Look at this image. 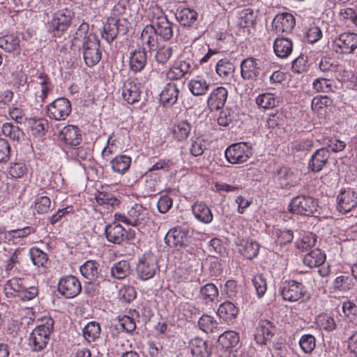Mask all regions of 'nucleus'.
<instances>
[{
  "instance_id": "obj_1",
  "label": "nucleus",
  "mask_w": 357,
  "mask_h": 357,
  "mask_svg": "<svg viewBox=\"0 0 357 357\" xmlns=\"http://www.w3.org/2000/svg\"><path fill=\"white\" fill-rule=\"evenodd\" d=\"M89 25L82 22L73 35L71 39V47H80L79 42H82V50L83 57L88 66H93L97 64L102 56L100 50V41L98 37L93 33H89Z\"/></svg>"
},
{
  "instance_id": "obj_2",
  "label": "nucleus",
  "mask_w": 357,
  "mask_h": 357,
  "mask_svg": "<svg viewBox=\"0 0 357 357\" xmlns=\"http://www.w3.org/2000/svg\"><path fill=\"white\" fill-rule=\"evenodd\" d=\"M74 18L75 12L72 5L59 4L47 23L48 32L54 37H61L70 27Z\"/></svg>"
},
{
  "instance_id": "obj_3",
  "label": "nucleus",
  "mask_w": 357,
  "mask_h": 357,
  "mask_svg": "<svg viewBox=\"0 0 357 357\" xmlns=\"http://www.w3.org/2000/svg\"><path fill=\"white\" fill-rule=\"evenodd\" d=\"M54 320L51 317H44L42 323L37 326L30 333L29 346L34 352L43 351L50 338L53 331Z\"/></svg>"
},
{
  "instance_id": "obj_4",
  "label": "nucleus",
  "mask_w": 357,
  "mask_h": 357,
  "mask_svg": "<svg viewBox=\"0 0 357 357\" xmlns=\"http://www.w3.org/2000/svg\"><path fill=\"white\" fill-rule=\"evenodd\" d=\"M116 221L132 227H144L149 220L147 210L139 204H135L125 213H115Z\"/></svg>"
},
{
  "instance_id": "obj_5",
  "label": "nucleus",
  "mask_w": 357,
  "mask_h": 357,
  "mask_svg": "<svg viewBox=\"0 0 357 357\" xmlns=\"http://www.w3.org/2000/svg\"><path fill=\"white\" fill-rule=\"evenodd\" d=\"M158 270L156 257L151 252H146L138 259L136 266L137 278L143 281L148 280L153 278Z\"/></svg>"
},
{
  "instance_id": "obj_6",
  "label": "nucleus",
  "mask_w": 357,
  "mask_h": 357,
  "mask_svg": "<svg viewBox=\"0 0 357 357\" xmlns=\"http://www.w3.org/2000/svg\"><path fill=\"white\" fill-rule=\"evenodd\" d=\"M252 154L251 146L245 142L233 144L225 151L226 160L233 165L245 162Z\"/></svg>"
},
{
  "instance_id": "obj_7",
  "label": "nucleus",
  "mask_w": 357,
  "mask_h": 357,
  "mask_svg": "<svg viewBox=\"0 0 357 357\" xmlns=\"http://www.w3.org/2000/svg\"><path fill=\"white\" fill-rule=\"evenodd\" d=\"M334 51L340 54H352L357 49V33L344 31L333 40Z\"/></svg>"
},
{
  "instance_id": "obj_8",
  "label": "nucleus",
  "mask_w": 357,
  "mask_h": 357,
  "mask_svg": "<svg viewBox=\"0 0 357 357\" xmlns=\"http://www.w3.org/2000/svg\"><path fill=\"white\" fill-rule=\"evenodd\" d=\"M72 107L70 102L66 98H59L47 106V116L55 121L66 120L70 114Z\"/></svg>"
},
{
  "instance_id": "obj_9",
  "label": "nucleus",
  "mask_w": 357,
  "mask_h": 357,
  "mask_svg": "<svg viewBox=\"0 0 357 357\" xmlns=\"http://www.w3.org/2000/svg\"><path fill=\"white\" fill-rule=\"evenodd\" d=\"M58 291L65 298H73L81 292L82 285L77 277L70 275L60 279Z\"/></svg>"
},
{
  "instance_id": "obj_10",
  "label": "nucleus",
  "mask_w": 357,
  "mask_h": 357,
  "mask_svg": "<svg viewBox=\"0 0 357 357\" xmlns=\"http://www.w3.org/2000/svg\"><path fill=\"white\" fill-rule=\"evenodd\" d=\"M194 70V63L191 59H177L173 66L166 72V77L169 80H178Z\"/></svg>"
},
{
  "instance_id": "obj_11",
  "label": "nucleus",
  "mask_w": 357,
  "mask_h": 357,
  "mask_svg": "<svg viewBox=\"0 0 357 357\" xmlns=\"http://www.w3.org/2000/svg\"><path fill=\"white\" fill-rule=\"evenodd\" d=\"M262 62L253 57L243 59L240 65L241 76L244 80L255 81L261 72Z\"/></svg>"
},
{
  "instance_id": "obj_12",
  "label": "nucleus",
  "mask_w": 357,
  "mask_h": 357,
  "mask_svg": "<svg viewBox=\"0 0 357 357\" xmlns=\"http://www.w3.org/2000/svg\"><path fill=\"white\" fill-rule=\"evenodd\" d=\"M305 289L303 284L295 280H287L280 287L282 298L289 302L297 301L304 296Z\"/></svg>"
},
{
  "instance_id": "obj_13",
  "label": "nucleus",
  "mask_w": 357,
  "mask_h": 357,
  "mask_svg": "<svg viewBox=\"0 0 357 357\" xmlns=\"http://www.w3.org/2000/svg\"><path fill=\"white\" fill-rule=\"evenodd\" d=\"M357 206V194L351 188L344 190L337 197V209L343 214Z\"/></svg>"
},
{
  "instance_id": "obj_14",
  "label": "nucleus",
  "mask_w": 357,
  "mask_h": 357,
  "mask_svg": "<svg viewBox=\"0 0 357 357\" xmlns=\"http://www.w3.org/2000/svg\"><path fill=\"white\" fill-rule=\"evenodd\" d=\"M188 231L180 227L169 230L165 237V243L169 247L180 248L185 247L189 243Z\"/></svg>"
},
{
  "instance_id": "obj_15",
  "label": "nucleus",
  "mask_w": 357,
  "mask_h": 357,
  "mask_svg": "<svg viewBox=\"0 0 357 357\" xmlns=\"http://www.w3.org/2000/svg\"><path fill=\"white\" fill-rule=\"evenodd\" d=\"M296 24L295 17L289 13L278 14L273 20L272 26L278 33H290Z\"/></svg>"
},
{
  "instance_id": "obj_16",
  "label": "nucleus",
  "mask_w": 357,
  "mask_h": 357,
  "mask_svg": "<svg viewBox=\"0 0 357 357\" xmlns=\"http://www.w3.org/2000/svg\"><path fill=\"white\" fill-rule=\"evenodd\" d=\"M59 139L71 147L78 146L82 142V134L79 128L73 125L64 126L59 132Z\"/></svg>"
},
{
  "instance_id": "obj_17",
  "label": "nucleus",
  "mask_w": 357,
  "mask_h": 357,
  "mask_svg": "<svg viewBox=\"0 0 357 357\" xmlns=\"http://www.w3.org/2000/svg\"><path fill=\"white\" fill-rule=\"evenodd\" d=\"M126 28L121 20L110 19L103 25L101 35L105 41L111 43L120 32L126 33Z\"/></svg>"
},
{
  "instance_id": "obj_18",
  "label": "nucleus",
  "mask_w": 357,
  "mask_h": 357,
  "mask_svg": "<svg viewBox=\"0 0 357 357\" xmlns=\"http://www.w3.org/2000/svg\"><path fill=\"white\" fill-rule=\"evenodd\" d=\"M275 180L282 188L294 186L298 183L297 176L287 167H282L276 170Z\"/></svg>"
},
{
  "instance_id": "obj_19",
  "label": "nucleus",
  "mask_w": 357,
  "mask_h": 357,
  "mask_svg": "<svg viewBox=\"0 0 357 357\" xmlns=\"http://www.w3.org/2000/svg\"><path fill=\"white\" fill-rule=\"evenodd\" d=\"M289 207L293 213L310 215L312 213V198L304 196L294 197Z\"/></svg>"
},
{
  "instance_id": "obj_20",
  "label": "nucleus",
  "mask_w": 357,
  "mask_h": 357,
  "mask_svg": "<svg viewBox=\"0 0 357 357\" xmlns=\"http://www.w3.org/2000/svg\"><path fill=\"white\" fill-rule=\"evenodd\" d=\"M228 96L227 90L223 86H218L210 93L207 104L211 111L218 110L224 107Z\"/></svg>"
},
{
  "instance_id": "obj_21",
  "label": "nucleus",
  "mask_w": 357,
  "mask_h": 357,
  "mask_svg": "<svg viewBox=\"0 0 357 357\" xmlns=\"http://www.w3.org/2000/svg\"><path fill=\"white\" fill-rule=\"evenodd\" d=\"M147 63V53L146 47L135 50L130 52L129 56V68L134 73L144 70Z\"/></svg>"
},
{
  "instance_id": "obj_22",
  "label": "nucleus",
  "mask_w": 357,
  "mask_h": 357,
  "mask_svg": "<svg viewBox=\"0 0 357 357\" xmlns=\"http://www.w3.org/2000/svg\"><path fill=\"white\" fill-rule=\"evenodd\" d=\"M275 329V326L270 321L266 319L260 321L255 335L256 342L260 345L266 344L274 335Z\"/></svg>"
},
{
  "instance_id": "obj_23",
  "label": "nucleus",
  "mask_w": 357,
  "mask_h": 357,
  "mask_svg": "<svg viewBox=\"0 0 357 357\" xmlns=\"http://www.w3.org/2000/svg\"><path fill=\"white\" fill-rule=\"evenodd\" d=\"M105 233L107 240L114 244H121L126 238V229L116 222L107 225Z\"/></svg>"
},
{
  "instance_id": "obj_24",
  "label": "nucleus",
  "mask_w": 357,
  "mask_h": 357,
  "mask_svg": "<svg viewBox=\"0 0 357 357\" xmlns=\"http://www.w3.org/2000/svg\"><path fill=\"white\" fill-rule=\"evenodd\" d=\"M179 93L178 85L169 82L164 86L160 94V102L164 106H172L177 102Z\"/></svg>"
},
{
  "instance_id": "obj_25",
  "label": "nucleus",
  "mask_w": 357,
  "mask_h": 357,
  "mask_svg": "<svg viewBox=\"0 0 357 357\" xmlns=\"http://www.w3.org/2000/svg\"><path fill=\"white\" fill-rule=\"evenodd\" d=\"M122 96L128 104H134L138 102L141 96L139 84L132 80H126L122 87Z\"/></svg>"
},
{
  "instance_id": "obj_26",
  "label": "nucleus",
  "mask_w": 357,
  "mask_h": 357,
  "mask_svg": "<svg viewBox=\"0 0 357 357\" xmlns=\"http://www.w3.org/2000/svg\"><path fill=\"white\" fill-rule=\"evenodd\" d=\"M189 349L193 357H209L211 354L207 341L198 337L189 342Z\"/></svg>"
},
{
  "instance_id": "obj_27",
  "label": "nucleus",
  "mask_w": 357,
  "mask_h": 357,
  "mask_svg": "<svg viewBox=\"0 0 357 357\" xmlns=\"http://www.w3.org/2000/svg\"><path fill=\"white\" fill-rule=\"evenodd\" d=\"M37 84L40 86V89L36 91V99L38 102L43 103L47 98L49 93L52 91V85L49 76L44 73H40L36 75Z\"/></svg>"
},
{
  "instance_id": "obj_28",
  "label": "nucleus",
  "mask_w": 357,
  "mask_h": 357,
  "mask_svg": "<svg viewBox=\"0 0 357 357\" xmlns=\"http://www.w3.org/2000/svg\"><path fill=\"white\" fill-rule=\"evenodd\" d=\"M191 130V124L188 121L184 120L174 123L170 129V132L175 141L181 142L187 139Z\"/></svg>"
},
{
  "instance_id": "obj_29",
  "label": "nucleus",
  "mask_w": 357,
  "mask_h": 357,
  "mask_svg": "<svg viewBox=\"0 0 357 357\" xmlns=\"http://www.w3.org/2000/svg\"><path fill=\"white\" fill-rule=\"evenodd\" d=\"M292 41L287 38H277L273 43L275 54L281 59L288 57L292 52Z\"/></svg>"
},
{
  "instance_id": "obj_30",
  "label": "nucleus",
  "mask_w": 357,
  "mask_h": 357,
  "mask_svg": "<svg viewBox=\"0 0 357 357\" xmlns=\"http://www.w3.org/2000/svg\"><path fill=\"white\" fill-rule=\"evenodd\" d=\"M29 252L33 264L39 269V271L44 273L49 264L47 255L36 247L30 248Z\"/></svg>"
},
{
  "instance_id": "obj_31",
  "label": "nucleus",
  "mask_w": 357,
  "mask_h": 357,
  "mask_svg": "<svg viewBox=\"0 0 357 357\" xmlns=\"http://www.w3.org/2000/svg\"><path fill=\"white\" fill-rule=\"evenodd\" d=\"M195 218L201 222L208 224L213 220V214L210 208L203 202H196L192 206Z\"/></svg>"
},
{
  "instance_id": "obj_32",
  "label": "nucleus",
  "mask_w": 357,
  "mask_h": 357,
  "mask_svg": "<svg viewBox=\"0 0 357 357\" xmlns=\"http://www.w3.org/2000/svg\"><path fill=\"white\" fill-rule=\"evenodd\" d=\"M141 41L143 47H146L151 50L158 43V34L155 31V25L148 24L145 26L141 33Z\"/></svg>"
},
{
  "instance_id": "obj_33",
  "label": "nucleus",
  "mask_w": 357,
  "mask_h": 357,
  "mask_svg": "<svg viewBox=\"0 0 357 357\" xmlns=\"http://www.w3.org/2000/svg\"><path fill=\"white\" fill-rule=\"evenodd\" d=\"M79 271L89 282H96L99 276V264L95 260H88L79 267Z\"/></svg>"
},
{
  "instance_id": "obj_34",
  "label": "nucleus",
  "mask_w": 357,
  "mask_h": 357,
  "mask_svg": "<svg viewBox=\"0 0 357 357\" xmlns=\"http://www.w3.org/2000/svg\"><path fill=\"white\" fill-rule=\"evenodd\" d=\"M332 101L327 96L317 95L314 96V113L320 119H324L328 114V107Z\"/></svg>"
},
{
  "instance_id": "obj_35",
  "label": "nucleus",
  "mask_w": 357,
  "mask_h": 357,
  "mask_svg": "<svg viewBox=\"0 0 357 357\" xmlns=\"http://www.w3.org/2000/svg\"><path fill=\"white\" fill-rule=\"evenodd\" d=\"M176 20L184 26H191L197 19V13L194 10L183 8L176 10Z\"/></svg>"
},
{
  "instance_id": "obj_36",
  "label": "nucleus",
  "mask_w": 357,
  "mask_h": 357,
  "mask_svg": "<svg viewBox=\"0 0 357 357\" xmlns=\"http://www.w3.org/2000/svg\"><path fill=\"white\" fill-rule=\"evenodd\" d=\"M132 158L126 155H119L110 161L112 169L113 172L123 174L130 168Z\"/></svg>"
},
{
  "instance_id": "obj_37",
  "label": "nucleus",
  "mask_w": 357,
  "mask_h": 357,
  "mask_svg": "<svg viewBox=\"0 0 357 357\" xmlns=\"http://www.w3.org/2000/svg\"><path fill=\"white\" fill-rule=\"evenodd\" d=\"M330 273L329 266H322L318 267V270H314V283L319 290L326 292L325 288L328 282V276Z\"/></svg>"
},
{
  "instance_id": "obj_38",
  "label": "nucleus",
  "mask_w": 357,
  "mask_h": 357,
  "mask_svg": "<svg viewBox=\"0 0 357 357\" xmlns=\"http://www.w3.org/2000/svg\"><path fill=\"white\" fill-rule=\"evenodd\" d=\"M188 89L194 96L204 95L209 89L210 84L202 77H196L188 82Z\"/></svg>"
},
{
  "instance_id": "obj_39",
  "label": "nucleus",
  "mask_w": 357,
  "mask_h": 357,
  "mask_svg": "<svg viewBox=\"0 0 357 357\" xmlns=\"http://www.w3.org/2000/svg\"><path fill=\"white\" fill-rule=\"evenodd\" d=\"M130 264L126 260H121L111 267L110 273L112 278L123 280L130 273Z\"/></svg>"
},
{
  "instance_id": "obj_40",
  "label": "nucleus",
  "mask_w": 357,
  "mask_h": 357,
  "mask_svg": "<svg viewBox=\"0 0 357 357\" xmlns=\"http://www.w3.org/2000/svg\"><path fill=\"white\" fill-rule=\"evenodd\" d=\"M174 24L169 21L167 18L161 22H156L155 25V31L158 34L163 40H169L174 34Z\"/></svg>"
},
{
  "instance_id": "obj_41",
  "label": "nucleus",
  "mask_w": 357,
  "mask_h": 357,
  "mask_svg": "<svg viewBox=\"0 0 357 357\" xmlns=\"http://www.w3.org/2000/svg\"><path fill=\"white\" fill-rule=\"evenodd\" d=\"M238 310L234 303H222L218 309V315L225 321H230L236 317Z\"/></svg>"
},
{
  "instance_id": "obj_42",
  "label": "nucleus",
  "mask_w": 357,
  "mask_h": 357,
  "mask_svg": "<svg viewBox=\"0 0 357 357\" xmlns=\"http://www.w3.org/2000/svg\"><path fill=\"white\" fill-rule=\"evenodd\" d=\"M198 326L202 331L206 333L222 331L217 321L213 317L206 314L202 315L199 319Z\"/></svg>"
},
{
  "instance_id": "obj_43",
  "label": "nucleus",
  "mask_w": 357,
  "mask_h": 357,
  "mask_svg": "<svg viewBox=\"0 0 357 357\" xmlns=\"http://www.w3.org/2000/svg\"><path fill=\"white\" fill-rule=\"evenodd\" d=\"M218 341L225 349H231L238 343L239 335L233 331H225L219 336Z\"/></svg>"
},
{
  "instance_id": "obj_44",
  "label": "nucleus",
  "mask_w": 357,
  "mask_h": 357,
  "mask_svg": "<svg viewBox=\"0 0 357 357\" xmlns=\"http://www.w3.org/2000/svg\"><path fill=\"white\" fill-rule=\"evenodd\" d=\"M259 245L252 240H242L239 252L245 258L252 259L258 255Z\"/></svg>"
},
{
  "instance_id": "obj_45",
  "label": "nucleus",
  "mask_w": 357,
  "mask_h": 357,
  "mask_svg": "<svg viewBox=\"0 0 357 357\" xmlns=\"http://www.w3.org/2000/svg\"><path fill=\"white\" fill-rule=\"evenodd\" d=\"M20 43V38L14 34L6 35L0 38V47L8 52L19 51Z\"/></svg>"
},
{
  "instance_id": "obj_46",
  "label": "nucleus",
  "mask_w": 357,
  "mask_h": 357,
  "mask_svg": "<svg viewBox=\"0 0 357 357\" xmlns=\"http://www.w3.org/2000/svg\"><path fill=\"white\" fill-rule=\"evenodd\" d=\"M278 102L279 98L272 93H264L256 98L257 105L264 109L273 108Z\"/></svg>"
},
{
  "instance_id": "obj_47",
  "label": "nucleus",
  "mask_w": 357,
  "mask_h": 357,
  "mask_svg": "<svg viewBox=\"0 0 357 357\" xmlns=\"http://www.w3.org/2000/svg\"><path fill=\"white\" fill-rule=\"evenodd\" d=\"M24 281L18 278H13L4 285L5 294L8 297H18V294L24 286Z\"/></svg>"
},
{
  "instance_id": "obj_48",
  "label": "nucleus",
  "mask_w": 357,
  "mask_h": 357,
  "mask_svg": "<svg viewBox=\"0 0 357 357\" xmlns=\"http://www.w3.org/2000/svg\"><path fill=\"white\" fill-rule=\"evenodd\" d=\"M33 207L34 213L39 215L47 214L51 211V199L47 196L37 195Z\"/></svg>"
},
{
  "instance_id": "obj_49",
  "label": "nucleus",
  "mask_w": 357,
  "mask_h": 357,
  "mask_svg": "<svg viewBox=\"0 0 357 357\" xmlns=\"http://www.w3.org/2000/svg\"><path fill=\"white\" fill-rule=\"evenodd\" d=\"M84 339L89 342H93L98 339L100 334V326L98 322L90 321L82 329Z\"/></svg>"
},
{
  "instance_id": "obj_50",
  "label": "nucleus",
  "mask_w": 357,
  "mask_h": 357,
  "mask_svg": "<svg viewBox=\"0 0 357 357\" xmlns=\"http://www.w3.org/2000/svg\"><path fill=\"white\" fill-rule=\"evenodd\" d=\"M206 141L202 137H192L189 145L190 153L195 157L200 156L206 149Z\"/></svg>"
},
{
  "instance_id": "obj_51",
  "label": "nucleus",
  "mask_w": 357,
  "mask_h": 357,
  "mask_svg": "<svg viewBox=\"0 0 357 357\" xmlns=\"http://www.w3.org/2000/svg\"><path fill=\"white\" fill-rule=\"evenodd\" d=\"M3 135L13 141H20L23 137V131L17 126L11 123H5L1 127Z\"/></svg>"
},
{
  "instance_id": "obj_52",
  "label": "nucleus",
  "mask_w": 357,
  "mask_h": 357,
  "mask_svg": "<svg viewBox=\"0 0 357 357\" xmlns=\"http://www.w3.org/2000/svg\"><path fill=\"white\" fill-rule=\"evenodd\" d=\"M272 236L275 238L276 243L280 245H284L291 242L294 238L293 231L290 229H281L273 227Z\"/></svg>"
},
{
  "instance_id": "obj_53",
  "label": "nucleus",
  "mask_w": 357,
  "mask_h": 357,
  "mask_svg": "<svg viewBox=\"0 0 357 357\" xmlns=\"http://www.w3.org/2000/svg\"><path fill=\"white\" fill-rule=\"evenodd\" d=\"M329 151L326 147H321L314 153V172H319L326 163Z\"/></svg>"
},
{
  "instance_id": "obj_54",
  "label": "nucleus",
  "mask_w": 357,
  "mask_h": 357,
  "mask_svg": "<svg viewBox=\"0 0 357 357\" xmlns=\"http://www.w3.org/2000/svg\"><path fill=\"white\" fill-rule=\"evenodd\" d=\"M21 250L17 249L13 252L11 255L4 261V268L7 275H13L17 268L16 265L20 264Z\"/></svg>"
},
{
  "instance_id": "obj_55",
  "label": "nucleus",
  "mask_w": 357,
  "mask_h": 357,
  "mask_svg": "<svg viewBox=\"0 0 357 357\" xmlns=\"http://www.w3.org/2000/svg\"><path fill=\"white\" fill-rule=\"evenodd\" d=\"M73 159L82 164V162L89 161L92 158L91 150L89 147L81 146L73 147L70 152Z\"/></svg>"
},
{
  "instance_id": "obj_56",
  "label": "nucleus",
  "mask_w": 357,
  "mask_h": 357,
  "mask_svg": "<svg viewBox=\"0 0 357 357\" xmlns=\"http://www.w3.org/2000/svg\"><path fill=\"white\" fill-rule=\"evenodd\" d=\"M316 324L320 329L327 331H333L336 328V324L333 317L328 314H321L316 317Z\"/></svg>"
},
{
  "instance_id": "obj_57",
  "label": "nucleus",
  "mask_w": 357,
  "mask_h": 357,
  "mask_svg": "<svg viewBox=\"0 0 357 357\" xmlns=\"http://www.w3.org/2000/svg\"><path fill=\"white\" fill-rule=\"evenodd\" d=\"M255 15L252 9L244 8L238 13V24L243 28L249 27L254 24Z\"/></svg>"
},
{
  "instance_id": "obj_58",
  "label": "nucleus",
  "mask_w": 357,
  "mask_h": 357,
  "mask_svg": "<svg viewBox=\"0 0 357 357\" xmlns=\"http://www.w3.org/2000/svg\"><path fill=\"white\" fill-rule=\"evenodd\" d=\"M27 171V167L25 162L23 160H16L11 162L8 167V174L13 178H21L22 177Z\"/></svg>"
},
{
  "instance_id": "obj_59",
  "label": "nucleus",
  "mask_w": 357,
  "mask_h": 357,
  "mask_svg": "<svg viewBox=\"0 0 357 357\" xmlns=\"http://www.w3.org/2000/svg\"><path fill=\"white\" fill-rule=\"evenodd\" d=\"M201 297L206 303L213 301L218 296V289L217 287L212 284L208 283L202 287L200 289Z\"/></svg>"
},
{
  "instance_id": "obj_60",
  "label": "nucleus",
  "mask_w": 357,
  "mask_h": 357,
  "mask_svg": "<svg viewBox=\"0 0 357 357\" xmlns=\"http://www.w3.org/2000/svg\"><path fill=\"white\" fill-rule=\"evenodd\" d=\"M234 64L227 59H220L215 66L216 73L221 77H227L234 72Z\"/></svg>"
},
{
  "instance_id": "obj_61",
  "label": "nucleus",
  "mask_w": 357,
  "mask_h": 357,
  "mask_svg": "<svg viewBox=\"0 0 357 357\" xmlns=\"http://www.w3.org/2000/svg\"><path fill=\"white\" fill-rule=\"evenodd\" d=\"M173 54V47L163 45L158 49L155 54V59L159 64H165Z\"/></svg>"
},
{
  "instance_id": "obj_62",
  "label": "nucleus",
  "mask_w": 357,
  "mask_h": 357,
  "mask_svg": "<svg viewBox=\"0 0 357 357\" xmlns=\"http://www.w3.org/2000/svg\"><path fill=\"white\" fill-rule=\"evenodd\" d=\"M47 121L43 119H33L31 125V129L33 135L42 137L45 135L47 130Z\"/></svg>"
},
{
  "instance_id": "obj_63",
  "label": "nucleus",
  "mask_w": 357,
  "mask_h": 357,
  "mask_svg": "<svg viewBox=\"0 0 357 357\" xmlns=\"http://www.w3.org/2000/svg\"><path fill=\"white\" fill-rule=\"evenodd\" d=\"M96 201L100 205H106L112 207L118 206L119 200L113 195L105 192H99L96 197Z\"/></svg>"
},
{
  "instance_id": "obj_64",
  "label": "nucleus",
  "mask_w": 357,
  "mask_h": 357,
  "mask_svg": "<svg viewBox=\"0 0 357 357\" xmlns=\"http://www.w3.org/2000/svg\"><path fill=\"white\" fill-rule=\"evenodd\" d=\"M38 294V287L36 286H26L24 284L18 298L22 301H28L33 299Z\"/></svg>"
}]
</instances>
